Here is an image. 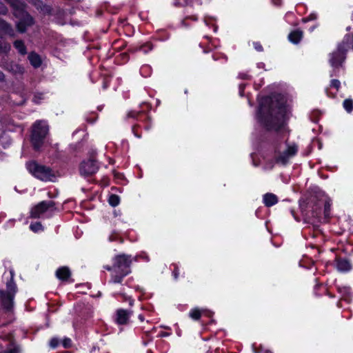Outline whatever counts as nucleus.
I'll return each mask as SVG.
<instances>
[{
    "instance_id": "obj_56",
    "label": "nucleus",
    "mask_w": 353,
    "mask_h": 353,
    "mask_svg": "<svg viewBox=\"0 0 353 353\" xmlns=\"http://www.w3.org/2000/svg\"><path fill=\"white\" fill-rule=\"evenodd\" d=\"M174 6L175 7L180 8V7L185 6L186 5H185V3H182L180 1H176L174 2Z\"/></svg>"
},
{
    "instance_id": "obj_8",
    "label": "nucleus",
    "mask_w": 353,
    "mask_h": 353,
    "mask_svg": "<svg viewBox=\"0 0 353 353\" xmlns=\"http://www.w3.org/2000/svg\"><path fill=\"white\" fill-rule=\"evenodd\" d=\"M48 133V125L41 121H37L33 124L30 134V142L35 151L39 150L42 147Z\"/></svg>"
},
{
    "instance_id": "obj_14",
    "label": "nucleus",
    "mask_w": 353,
    "mask_h": 353,
    "mask_svg": "<svg viewBox=\"0 0 353 353\" xmlns=\"http://www.w3.org/2000/svg\"><path fill=\"white\" fill-rule=\"evenodd\" d=\"M55 276L62 283H73L72 272L68 266H61L55 272Z\"/></svg>"
},
{
    "instance_id": "obj_28",
    "label": "nucleus",
    "mask_w": 353,
    "mask_h": 353,
    "mask_svg": "<svg viewBox=\"0 0 353 353\" xmlns=\"http://www.w3.org/2000/svg\"><path fill=\"white\" fill-rule=\"evenodd\" d=\"M7 3L10 5L12 10V12L26 4L25 2L21 1V0H4Z\"/></svg>"
},
{
    "instance_id": "obj_6",
    "label": "nucleus",
    "mask_w": 353,
    "mask_h": 353,
    "mask_svg": "<svg viewBox=\"0 0 353 353\" xmlns=\"http://www.w3.org/2000/svg\"><path fill=\"white\" fill-rule=\"evenodd\" d=\"M274 152V162L276 164L286 166L290 163V159L295 157L299 151V147L296 143L287 145V148L281 151V143L274 142L272 145Z\"/></svg>"
},
{
    "instance_id": "obj_29",
    "label": "nucleus",
    "mask_w": 353,
    "mask_h": 353,
    "mask_svg": "<svg viewBox=\"0 0 353 353\" xmlns=\"http://www.w3.org/2000/svg\"><path fill=\"white\" fill-rule=\"evenodd\" d=\"M153 341V337L150 331L145 332L141 336V343L144 347H146Z\"/></svg>"
},
{
    "instance_id": "obj_60",
    "label": "nucleus",
    "mask_w": 353,
    "mask_h": 353,
    "mask_svg": "<svg viewBox=\"0 0 353 353\" xmlns=\"http://www.w3.org/2000/svg\"><path fill=\"white\" fill-rule=\"evenodd\" d=\"M148 69H149V67L148 65L143 66L141 68V72L142 73L145 70H148Z\"/></svg>"
},
{
    "instance_id": "obj_17",
    "label": "nucleus",
    "mask_w": 353,
    "mask_h": 353,
    "mask_svg": "<svg viewBox=\"0 0 353 353\" xmlns=\"http://www.w3.org/2000/svg\"><path fill=\"white\" fill-rule=\"evenodd\" d=\"M153 44L150 41L145 42L141 45L130 46L128 48V51L131 53L137 52H143L144 54H147L153 49Z\"/></svg>"
},
{
    "instance_id": "obj_33",
    "label": "nucleus",
    "mask_w": 353,
    "mask_h": 353,
    "mask_svg": "<svg viewBox=\"0 0 353 353\" xmlns=\"http://www.w3.org/2000/svg\"><path fill=\"white\" fill-rule=\"evenodd\" d=\"M30 229L31 231H32L33 232H35V233L41 232V231H43V230H44L43 226L42 225L41 223L39 221L32 223L30 225Z\"/></svg>"
},
{
    "instance_id": "obj_26",
    "label": "nucleus",
    "mask_w": 353,
    "mask_h": 353,
    "mask_svg": "<svg viewBox=\"0 0 353 353\" xmlns=\"http://www.w3.org/2000/svg\"><path fill=\"white\" fill-rule=\"evenodd\" d=\"M1 28L2 30L9 36L14 37V32L12 28V26L9 23L6 22V21H2L1 22Z\"/></svg>"
},
{
    "instance_id": "obj_13",
    "label": "nucleus",
    "mask_w": 353,
    "mask_h": 353,
    "mask_svg": "<svg viewBox=\"0 0 353 353\" xmlns=\"http://www.w3.org/2000/svg\"><path fill=\"white\" fill-rule=\"evenodd\" d=\"M336 49L344 52L346 56L349 50H353V32L345 34L341 42L338 43Z\"/></svg>"
},
{
    "instance_id": "obj_53",
    "label": "nucleus",
    "mask_w": 353,
    "mask_h": 353,
    "mask_svg": "<svg viewBox=\"0 0 353 353\" xmlns=\"http://www.w3.org/2000/svg\"><path fill=\"white\" fill-rule=\"evenodd\" d=\"M245 84L244 83H241L239 85V94L241 97H243L244 95V90H245Z\"/></svg>"
},
{
    "instance_id": "obj_2",
    "label": "nucleus",
    "mask_w": 353,
    "mask_h": 353,
    "mask_svg": "<svg viewBox=\"0 0 353 353\" xmlns=\"http://www.w3.org/2000/svg\"><path fill=\"white\" fill-rule=\"evenodd\" d=\"M139 257L124 253L116 254L112 259V265H103L105 270L111 272L109 283L121 284L123 279L131 274L132 262L138 261Z\"/></svg>"
},
{
    "instance_id": "obj_51",
    "label": "nucleus",
    "mask_w": 353,
    "mask_h": 353,
    "mask_svg": "<svg viewBox=\"0 0 353 353\" xmlns=\"http://www.w3.org/2000/svg\"><path fill=\"white\" fill-rule=\"evenodd\" d=\"M239 78L244 80H250L251 79V76L247 73L241 72L239 74Z\"/></svg>"
},
{
    "instance_id": "obj_44",
    "label": "nucleus",
    "mask_w": 353,
    "mask_h": 353,
    "mask_svg": "<svg viewBox=\"0 0 353 353\" xmlns=\"http://www.w3.org/2000/svg\"><path fill=\"white\" fill-rule=\"evenodd\" d=\"M8 12V8L0 1V14L6 15Z\"/></svg>"
},
{
    "instance_id": "obj_15",
    "label": "nucleus",
    "mask_w": 353,
    "mask_h": 353,
    "mask_svg": "<svg viewBox=\"0 0 353 353\" xmlns=\"http://www.w3.org/2000/svg\"><path fill=\"white\" fill-rule=\"evenodd\" d=\"M132 311L119 308L115 313V322L120 325H125L129 323Z\"/></svg>"
},
{
    "instance_id": "obj_22",
    "label": "nucleus",
    "mask_w": 353,
    "mask_h": 353,
    "mask_svg": "<svg viewBox=\"0 0 353 353\" xmlns=\"http://www.w3.org/2000/svg\"><path fill=\"white\" fill-rule=\"evenodd\" d=\"M322 213L323 216H321V222H327L331 218V204L328 201H323Z\"/></svg>"
},
{
    "instance_id": "obj_38",
    "label": "nucleus",
    "mask_w": 353,
    "mask_h": 353,
    "mask_svg": "<svg viewBox=\"0 0 353 353\" xmlns=\"http://www.w3.org/2000/svg\"><path fill=\"white\" fill-rule=\"evenodd\" d=\"M62 346L65 349H69L72 346V341L70 338L65 337L62 341L61 340Z\"/></svg>"
},
{
    "instance_id": "obj_7",
    "label": "nucleus",
    "mask_w": 353,
    "mask_h": 353,
    "mask_svg": "<svg viewBox=\"0 0 353 353\" xmlns=\"http://www.w3.org/2000/svg\"><path fill=\"white\" fill-rule=\"evenodd\" d=\"M27 4H24L12 12L17 19L16 30L19 33L23 34L35 23L34 18L26 10Z\"/></svg>"
},
{
    "instance_id": "obj_42",
    "label": "nucleus",
    "mask_w": 353,
    "mask_h": 353,
    "mask_svg": "<svg viewBox=\"0 0 353 353\" xmlns=\"http://www.w3.org/2000/svg\"><path fill=\"white\" fill-rule=\"evenodd\" d=\"M317 19V14L316 13H310L308 16L302 19L303 23H307L310 21H314Z\"/></svg>"
},
{
    "instance_id": "obj_47",
    "label": "nucleus",
    "mask_w": 353,
    "mask_h": 353,
    "mask_svg": "<svg viewBox=\"0 0 353 353\" xmlns=\"http://www.w3.org/2000/svg\"><path fill=\"white\" fill-rule=\"evenodd\" d=\"M174 268L172 270V275L174 279H177L179 276V268L176 264H172Z\"/></svg>"
},
{
    "instance_id": "obj_41",
    "label": "nucleus",
    "mask_w": 353,
    "mask_h": 353,
    "mask_svg": "<svg viewBox=\"0 0 353 353\" xmlns=\"http://www.w3.org/2000/svg\"><path fill=\"white\" fill-rule=\"evenodd\" d=\"M330 87L336 89V91H339L341 88L340 81L338 79H332L330 82Z\"/></svg>"
},
{
    "instance_id": "obj_9",
    "label": "nucleus",
    "mask_w": 353,
    "mask_h": 353,
    "mask_svg": "<svg viewBox=\"0 0 353 353\" xmlns=\"http://www.w3.org/2000/svg\"><path fill=\"white\" fill-rule=\"evenodd\" d=\"M329 63L332 66V69L330 72V77H339V73L341 70L343 72L345 68L343 67V63L346 60L347 56L344 54V52H341L339 50L336 49L332 53L329 54Z\"/></svg>"
},
{
    "instance_id": "obj_30",
    "label": "nucleus",
    "mask_w": 353,
    "mask_h": 353,
    "mask_svg": "<svg viewBox=\"0 0 353 353\" xmlns=\"http://www.w3.org/2000/svg\"><path fill=\"white\" fill-rule=\"evenodd\" d=\"M310 235L314 239L319 238L321 241L323 240V233L319 225L314 226V230L312 232H310Z\"/></svg>"
},
{
    "instance_id": "obj_52",
    "label": "nucleus",
    "mask_w": 353,
    "mask_h": 353,
    "mask_svg": "<svg viewBox=\"0 0 353 353\" xmlns=\"http://www.w3.org/2000/svg\"><path fill=\"white\" fill-rule=\"evenodd\" d=\"M325 92L326 95L330 98H335V97H336V93H332V92H330L329 88H326L325 89Z\"/></svg>"
},
{
    "instance_id": "obj_49",
    "label": "nucleus",
    "mask_w": 353,
    "mask_h": 353,
    "mask_svg": "<svg viewBox=\"0 0 353 353\" xmlns=\"http://www.w3.org/2000/svg\"><path fill=\"white\" fill-rule=\"evenodd\" d=\"M43 93H40V92L34 94V98H33V101L35 103H39V101L43 99Z\"/></svg>"
},
{
    "instance_id": "obj_35",
    "label": "nucleus",
    "mask_w": 353,
    "mask_h": 353,
    "mask_svg": "<svg viewBox=\"0 0 353 353\" xmlns=\"http://www.w3.org/2000/svg\"><path fill=\"white\" fill-rule=\"evenodd\" d=\"M110 241H119V243H123V238L120 236V234L116 231H113L109 236Z\"/></svg>"
},
{
    "instance_id": "obj_45",
    "label": "nucleus",
    "mask_w": 353,
    "mask_h": 353,
    "mask_svg": "<svg viewBox=\"0 0 353 353\" xmlns=\"http://www.w3.org/2000/svg\"><path fill=\"white\" fill-rule=\"evenodd\" d=\"M8 12V8L0 1V14L6 15Z\"/></svg>"
},
{
    "instance_id": "obj_5",
    "label": "nucleus",
    "mask_w": 353,
    "mask_h": 353,
    "mask_svg": "<svg viewBox=\"0 0 353 353\" xmlns=\"http://www.w3.org/2000/svg\"><path fill=\"white\" fill-rule=\"evenodd\" d=\"M26 168L34 178L41 181L53 182L56 179L54 172L51 168L40 164L34 160L26 162Z\"/></svg>"
},
{
    "instance_id": "obj_63",
    "label": "nucleus",
    "mask_w": 353,
    "mask_h": 353,
    "mask_svg": "<svg viewBox=\"0 0 353 353\" xmlns=\"http://www.w3.org/2000/svg\"><path fill=\"white\" fill-rule=\"evenodd\" d=\"M183 1L185 2V5H188L190 3V0H183Z\"/></svg>"
},
{
    "instance_id": "obj_32",
    "label": "nucleus",
    "mask_w": 353,
    "mask_h": 353,
    "mask_svg": "<svg viewBox=\"0 0 353 353\" xmlns=\"http://www.w3.org/2000/svg\"><path fill=\"white\" fill-rule=\"evenodd\" d=\"M39 10L41 12H43L44 14H47L49 16L55 14L52 7L51 6H49L46 3H43V5L42 6L41 8Z\"/></svg>"
},
{
    "instance_id": "obj_59",
    "label": "nucleus",
    "mask_w": 353,
    "mask_h": 353,
    "mask_svg": "<svg viewBox=\"0 0 353 353\" xmlns=\"http://www.w3.org/2000/svg\"><path fill=\"white\" fill-rule=\"evenodd\" d=\"M138 318L140 320V321H141V322H143L145 319L144 316L143 314H139Z\"/></svg>"
},
{
    "instance_id": "obj_12",
    "label": "nucleus",
    "mask_w": 353,
    "mask_h": 353,
    "mask_svg": "<svg viewBox=\"0 0 353 353\" xmlns=\"http://www.w3.org/2000/svg\"><path fill=\"white\" fill-rule=\"evenodd\" d=\"M14 294L11 292H1V304L6 312H10L14 307Z\"/></svg>"
},
{
    "instance_id": "obj_10",
    "label": "nucleus",
    "mask_w": 353,
    "mask_h": 353,
    "mask_svg": "<svg viewBox=\"0 0 353 353\" xmlns=\"http://www.w3.org/2000/svg\"><path fill=\"white\" fill-rule=\"evenodd\" d=\"M99 169V164L94 157L83 160L79 165V174L84 178L92 176L98 172Z\"/></svg>"
},
{
    "instance_id": "obj_36",
    "label": "nucleus",
    "mask_w": 353,
    "mask_h": 353,
    "mask_svg": "<svg viewBox=\"0 0 353 353\" xmlns=\"http://www.w3.org/2000/svg\"><path fill=\"white\" fill-rule=\"evenodd\" d=\"M6 287L8 289L7 292H13L14 296L17 291V288L15 283L12 281V279H11L10 281H8L7 283Z\"/></svg>"
},
{
    "instance_id": "obj_20",
    "label": "nucleus",
    "mask_w": 353,
    "mask_h": 353,
    "mask_svg": "<svg viewBox=\"0 0 353 353\" xmlns=\"http://www.w3.org/2000/svg\"><path fill=\"white\" fill-rule=\"evenodd\" d=\"M303 32L300 29H296L290 32L288 38L291 43L298 44L303 39Z\"/></svg>"
},
{
    "instance_id": "obj_11",
    "label": "nucleus",
    "mask_w": 353,
    "mask_h": 353,
    "mask_svg": "<svg viewBox=\"0 0 353 353\" xmlns=\"http://www.w3.org/2000/svg\"><path fill=\"white\" fill-rule=\"evenodd\" d=\"M56 203L53 201H42L34 205L30 211V217L33 219H38L40 216L54 208Z\"/></svg>"
},
{
    "instance_id": "obj_23",
    "label": "nucleus",
    "mask_w": 353,
    "mask_h": 353,
    "mask_svg": "<svg viewBox=\"0 0 353 353\" xmlns=\"http://www.w3.org/2000/svg\"><path fill=\"white\" fill-rule=\"evenodd\" d=\"M21 346L12 340L10 341L7 348L1 351L0 353H21Z\"/></svg>"
},
{
    "instance_id": "obj_55",
    "label": "nucleus",
    "mask_w": 353,
    "mask_h": 353,
    "mask_svg": "<svg viewBox=\"0 0 353 353\" xmlns=\"http://www.w3.org/2000/svg\"><path fill=\"white\" fill-rule=\"evenodd\" d=\"M190 19L192 21H196L198 20V17L196 15H191V16H187L185 19V20Z\"/></svg>"
},
{
    "instance_id": "obj_16",
    "label": "nucleus",
    "mask_w": 353,
    "mask_h": 353,
    "mask_svg": "<svg viewBox=\"0 0 353 353\" xmlns=\"http://www.w3.org/2000/svg\"><path fill=\"white\" fill-rule=\"evenodd\" d=\"M334 261L336 268L341 272H350L352 268L351 261L348 258L336 256Z\"/></svg>"
},
{
    "instance_id": "obj_46",
    "label": "nucleus",
    "mask_w": 353,
    "mask_h": 353,
    "mask_svg": "<svg viewBox=\"0 0 353 353\" xmlns=\"http://www.w3.org/2000/svg\"><path fill=\"white\" fill-rule=\"evenodd\" d=\"M8 12V8L0 1V14L6 15Z\"/></svg>"
},
{
    "instance_id": "obj_19",
    "label": "nucleus",
    "mask_w": 353,
    "mask_h": 353,
    "mask_svg": "<svg viewBox=\"0 0 353 353\" xmlns=\"http://www.w3.org/2000/svg\"><path fill=\"white\" fill-rule=\"evenodd\" d=\"M3 68L13 74H23L24 72V68L22 65L13 61L6 63Z\"/></svg>"
},
{
    "instance_id": "obj_18",
    "label": "nucleus",
    "mask_w": 353,
    "mask_h": 353,
    "mask_svg": "<svg viewBox=\"0 0 353 353\" xmlns=\"http://www.w3.org/2000/svg\"><path fill=\"white\" fill-rule=\"evenodd\" d=\"M278 202V196L273 193L268 192L263 196V203H264L265 206L268 208H270L276 205Z\"/></svg>"
},
{
    "instance_id": "obj_50",
    "label": "nucleus",
    "mask_w": 353,
    "mask_h": 353,
    "mask_svg": "<svg viewBox=\"0 0 353 353\" xmlns=\"http://www.w3.org/2000/svg\"><path fill=\"white\" fill-rule=\"evenodd\" d=\"M289 210V212H290V214H292V216L294 217V219L296 221H300V219L299 217L298 216L296 211H295V209L294 208H292V207H290L288 208Z\"/></svg>"
},
{
    "instance_id": "obj_3",
    "label": "nucleus",
    "mask_w": 353,
    "mask_h": 353,
    "mask_svg": "<svg viewBox=\"0 0 353 353\" xmlns=\"http://www.w3.org/2000/svg\"><path fill=\"white\" fill-rule=\"evenodd\" d=\"M152 109L150 103L143 102L140 105V110H130L128 112L127 117L135 119L138 123L132 127L133 134L140 139L141 138V132L140 130L143 128L146 131H149L152 128V118L150 112Z\"/></svg>"
},
{
    "instance_id": "obj_54",
    "label": "nucleus",
    "mask_w": 353,
    "mask_h": 353,
    "mask_svg": "<svg viewBox=\"0 0 353 353\" xmlns=\"http://www.w3.org/2000/svg\"><path fill=\"white\" fill-rule=\"evenodd\" d=\"M170 335V332H164V331H161L159 334H158V337H161V338H163V337H168Z\"/></svg>"
},
{
    "instance_id": "obj_57",
    "label": "nucleus",
    "mask_w": 353,
    "mask_h": 353,
    "mask_svg": "<svg viewBox=\"0 0 353 353\" xmlns=\"http://www.w3.org/2000/svg\"><path fill=\"white\" fill-rule=\"evenodd\" d=\"M0 81L1 82L6 81V76H5L4 73L1 70H0Z\"/></svg>"
},
{
    "instance_id": "obj_48",
    "label": "nucleus",
    "mask_w": 353,
    "mask_h": 353,
    "mask_svg": "<svg viewBox=\"0 0 353 353\" xmlns=\"http://www.w3.org/2000/svg\"><path fill=\"white\" fill-rule=\"evenodd\" d=\"M253 47L257 52L263 51V47L259 41L253 42Z\"/></svg>"
},
{
    "instance_id": "obj_61",
    "label": "nucleus",
    "mask_w": 353,
    "mask_h": 353,
    "mask_svg": "<svg viewBox=\"0 0 353 353\" xmlns=\"http://www.w3.org/2000/svg\"><path fill=\"white\" fill-rule=\"evenodd\" d=\"M321 283H316L315 286H314V290H317L318 288H321Z\"/></svg>"
},
{
    "instance_id": "obj_25",
    "label": "nucleus",
    "mask_w": 353,
    "mask_h": 353,
    "mask_svg": "<svg viewBox=\"0 0 353 353\" xmlns=\"http://www.w3.org/2000/svg\"><path fill=\"white\" fill-rule=\"evenodd\" d=\"M202 312L203 310L199 307H194L190 310L189 316L194 321H199L201 317Z\"/></svg>"
},
{
    "instance_id": "obj_24",
    "label": "nucleus",
    "mask_w": 353,
    "mask_h": 353,
    "mask_svg": "<svg viewBox=\"0 0 353 353\" xmlns=\"http://www.w3.org/2000/svg\"><path fill=\"white\" fill-rule=\"evenodd\" d=\"M13 46L20 54L26 55L27 54V48L23 40L17 39L14 41Z\"/></svg>"
},
{
    "instance_id": "obj_40",
    "label": "nucleus",
    "mask_w": 353,
    "mask_h": 353,
    "mask_svg": "<svg viewBox=\"0 0 353 353\" xmlns=\"http://www.w3.org/2000/svg\"><path fill=\"white\" fill-rule=\"evenodd\" d=\"M350 288L343 286V287H338V292L341 294H342L344 296H350Z\"/></svg>"
},
{
    "instance_id": "obj_43",
    "label": "nucleus",
    "mask_w": 353,
    "mask_h": 353,
    "mask_svg": "<svg viewBox=\"0 0 353 353\" xmlns=\"http://www.w3.org/2000/svg\"><path fill=\"white\" fill-rule=\"evenodd\" d=\"M32 3L37 10H40L44 3L42 0H32Z\"/></svg>"
},
{
    "instance_id": "obj_58",
    "label": "nucleus",
    "mask_w": 353,
    "mask_h": 353,
    "mask_svg": "<svg viewBox=\"0 0 353 353\" xmlns=\"http://www.w3.org/2000/svg\"><path fill=\"white\" fill-rule=\"evenodd\" d=\"M274 5L279 6L282 3V0H272Z\"/></svg>"
},
{
    "instance_id": "obj_39",
    "label": "nucleus",
    "mask_w": 353,
    "mask_h": 353,
    "mask_svg": "<svg viewBox=\"0 0 353 353\" xmlns=\"http://www.w3.org/2000/svg\"><path fill=\"white\" fill-rule=\"evenodd\" d=\"M121 298L123 301H128L129 305L132 306L134 303V300L130 297L128 296L125 294L120 292L118 294Z\"/></svg>"
},
{
    "instance_id": "obj_21",
    "label": "nucleus",
    "mask_w": 353,
    "mask_h": 353,
    "mask_svg": "<svg viewBox=\"0 0 353 353\" xmlns=\"http://www.w3.org/2000/svg\"><path fill=\"white\" fill-rule=\"evenodd\" d=\"M30 63L34 68H38L41 65L42 60L41 57L35 52H30L28 56Z\"/></svg>"
},
{
    "instance_id": "obj_31",
    "label": "nucleus",
    "mask_w": 353,
    "mask_h": 353,
    "mask_svg": "<svg viewBox=\"0 0 353 353\" xmlns=\"http://www.w3.org/2000/svg\"><path fill=\"white\" fill-rule=\"evenodd\" d=\"M120 203V197L115 194H112L110 195L108 199V203L112 207H116Z\"/></svg>"
},
{
    "instance_id": "obj_37",
    "label": "nucleus",
    "mask_w": 353,
    "mask_h": 353,
    "mask_svg": "<svg viewBox=\"0 0 353 353\" xmlns=\"http://www.w3.org/2000/svg\"><path fill=\"white\" fill-rule=\"evenodd\" d=\"M61 343V339L58 337H52L49 341V345L52 349H56Z\"/></svg>"
},
{
    "instance_id": "obj_4",
    "label": "nucleus",
    "mask_w": 353,
    "mask_h": 353,
    "mask_svg": "<svg viewBox=\"0 0 353 353\" xmlns=\"http://www.w3.org/2000/svg\"><path fill=\"white\" fill-rule=\"evenodd\" d=\"M299 205L302 215L308 222L316 220L321 222L323 200L314 194H310L299 201Z\"/></svg>"
},
{
    "instance_id": "obj_27",
    "label": "nucleus",
    "mask_w": 353,
    "mask_h": 353,
    "mask_svg": "<svg viewBox=\"0 0 353 353\" xmlns=\"http://www.w3.org/2000/svg\"><path fill=\"white\" fill-rule=\"evenodd\" d=\"M7 3L10 5L12 10V12L26 4L25 2L21 1V0H4Z\"/></svg>"
},
{
    "instance_id": "obj_62",
    "label": "nucleus",
    "mask_w": 353,
    "mask_h": 353,
    "mask_svg": "<svg viewBox=\"0 0 353 353\" xmlns=\"http://www.w3.org/2000/svg\"><path fill=\"white\" fill-rule=\"evenodd\" d=\"M212 26H213L214 32H216L217 31V30H218V26L216 25H215V24H213Z\"/></svg>"
},
{
    "instance_id": "obj_34",
    "label": "nucleus",
    "mask_w": 353,
    "mask_h": 353,
    "mask_svg": "<svg viewBox=\"0 0 353 353\" xmlns=\"http://www.w3.org/2000/svg\"><path fill=\"white\" fill-rule=\"evenodd\" d=\"M343 106L348 113L352 112L353 111V101L350 99H345L343 102Z\"/></svg>"
},
{
    "instance_id": "obj_1",
    "label": "nucleus",
    "mask_w": 353,
    "mask_h": 353,
    "mask_svg": "<svg viewBox=\"0 0 353 353\" xmlns=\"http://www.w3.org/2000/svg\"><path fill=\"white\" fill-rule=\"evenodd\" d=\"M256 117L266 132L278 133L284 130L290 119L284 97L280 93L263 97L259 101Z\"/></svg>"
},
{
    "instance_id": "obj_64",
    "label": "nucleus",
    "mask_w": 353,
    "mask_h": 353,
    "mask_svg": "<svg viewBox=\"0 0 353 353\" xmlns=\"http://www.w3.org/2000/svg\"><path fill=\"white\" fill-rule=\"evenodd\" d=\"M350 19L353 22V12H352V13H351Z\"/></svg>"
}]
</instances>
